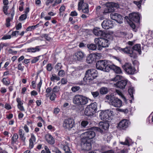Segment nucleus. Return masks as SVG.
I'll use <instances>...</instances> for the list:
<instances>
[{
    "label": "nucleus",
    "mask_w": 153,
    "mask_h": 153,
    "mask_svg": "<svg viewBox=\"0 0 153 153\" xmlns=\"http://www.w3.org/2000/svg\"><path fill=\"white\" fill-rule=\"evenodd\" d=\"M19 136L18 134L16 133H15L13 134V136L11 139V143L14 144L15 143L18 139Z\"/></svg>",
    "instance_id": "nucleus-33"
},
{
    "label": "nucleus",
    "mask_w": 153,
    "mask_h": 153,
    "mask_svg": "<svg viewBox=\"0 0 153 153\" xmlns=\"http://www.w3.org/2000/svg\"><path fill=\"white\" fill-rule=\"evenodd\" d=\"M8 8V7L7 6H4L3 7V11L6 15L7 14V10Z\"/></svg>",
    "instance_id": "nucleus-58"
},
{
    "label": "nucleus",
    "mask_w": 153,
    "mask_h": 153,
    "mask_svg": "<svg viewBox=\"0 0 153 153\" xmlns=\"http://www.w3.org/2000/svg\"><path fill=\"white\" fill-rule=\"evenodd\" d=\"M117 110L120 111H122L124 112L125 113H128V110L127 109H122L120 108H117Z\"/></svg>",
    "instance_id": "nucleus-53"
},
{
    "label": "nucleus",
    "mask_w": 153,
    "mask_h": 153,
    "mask_svg": "<svg viewBox=\"0 0 153 153\" xmlns=\"http://www.w3.org/2000/svg\"><path fill=\"white\" fill-rule=\"evenodd\" d=\"M116 92L117 93V94H118L119 95L121 96V97H122L125 100H126V98L125 97L123 96V94H122L121 92L120 91L118 90H116Z\"/></svg>",
    "instance_id": "nucleus-43"
},
{
    "label": "nucleus",
    "mask_w": 153,
    "mask_h": 153,
    "mask_svg": "<svg viewBox=\"0 0 153 153\" xmlns=\"http://www.w3.org/2000/svg\"><path fill=\"white\" fill-rule=\"evenodd\" d=\"M96 135L95 133L92 131H89L82 134V139H85L91 141V139H93Z\"/></svg>",
    "instance_id": "nucleus-9"
},
{
    "label": "nucleus",
    "mask_w": 153,
    "mask_h": 153,
    "mask_svg": "<svg viewBox=\"0 0 153 153\" xmlns=\"http://www.w3.org/2000/svg\"><path fill=\"white\" fill-rule=\"evenodd\" d=\"M88 102V98L81 95H76L73 99L74 104L79 105H84Z\"/></svg>",
    "instance_id": "nucleus-5"
},
{
    "label": "nucleus",
    "mask_w": 153,
    "mask_h": 153,
    "mask_svg": "<svg viewBox=\"0 0 153 153\" xmlns=\"http://www.w3.org/2000/svg\"><path fill=\"white\" fill-rule=\"evenodd\" d=\"M122 76L120 75H117L115 77L110 79L111 81L114 82H116L117 80L120 79H121Z\"/></svg>",
    "instance_id": "nucleus-36"
},
{
    "label": "nucleus",
    "mask_w": 153,
    "mask_h": 153,
    "mask_svg": "<svg viewBox=\"0 0 153 153\" xmlns=\"http://www.w3.org/2000/svg\"><path fill=\"white\" fill-rule=\"evenodd\" d=\"M90 108L93 110V113L94 114L99 111V110H98L97 108V106H91Z\"/></svg>",
    "instance_id": "nucleus-50"
},
{
    "label": "nucleus",
    "mask_w": 153,
    "mask_h": 153,
    "mask_svg": "<svg viewBox=\"0 0 153 153\" xmlns=\"http://www.w3.org/2000/svg\"><path fill=\"white\" fill-rule=\"evenodd\" d=\"M23 128L26 133H27L29 132V127L27 126V125L25 124L24 125L23 127Z\"/></svg>",
    "instance_id": "nucleus-52"
},
{
    "label": "nucleus",
    "mask_w": 153,
    "mask_h": 153,
    "mask_svg": "<svg viewBox=\"0 0 153 153\" xmlns=\"http://www.w3.org/2000/svg\"><path fill=\"white\" fill-rule=\"evenodd\" d=\"M91 141L81 138L80 146L82 149L87 151L91 149Z\"/></svg>",
    "instance_id": "nucleus-7"
},
{
    "label": "nucleus",
    "mask_w": 153,
    "mask_h": 153,
    "mask_svg": "<svg viewBox=\"0 0 153 153\" xmlns=\"http://www.w3.org/2000/svg\"><path fill=\"white\" fill-rule=\"evenodd\" d=\"M62 65L61 63H58L55 66V69L58 71L61 69Z\"/></svg>",
    "instance_id": "nucleus-49"
},
{
    "label": "nucleus",
    "mask_w": 153,
    "mask_h": 153,
    "mask_svg": "<svg viewBox=\"0 0 153 153\" xmlns=\"http://www.w3.org/2000/svg\"><path fill=\"white\" fill-rule=\"evenodd\" d=\"M128 93L130 97L132 99H134L133 94L134 92V90L133 87L130 88L128 90Z\"/></svg>",
    "instance_id": "nucleus-34"
},
{
    "label": "nucleus",
    "mask_w": 153,
    "mask_h": 153,
    "mask_svg": "<svg viewBox=\"0 0 153 153\" xmlns=\"http://www.w3.org/2000/svg\"><path fill=\"white\" fill-rule=\"evenodd\" d=\"M85 56L84 53L81 51H79L75 53L74 56V58L76 60L81 61Z\"/></svg>",
    "instance_id": "nucleus-17"
},
{
    "label": "nucleus",
    "mask_w": 153,
    "mask_h": 153,
    "mask_svg": "<svg viewBox=\"0 0 153 153\" xmlns=\"http://www.w3.org/2000/svg\"><path fill=\"white\" fill-rule=\"evenodd\" d=\"M39 48V46H37L35 47L34 48L31 47L27 48V52H30L31 53H35L37 51H39L40 49Z\"/></svg>",
    "instance_id": "nucleus-29"
},
{
    "label": "nucleus",
    "mask_w": 153,
    "mask_h": 153,
    "mask_svg": "<svg viewBox=\"0 0 153 153\" xmlns=\"http://www.w3.org/2000/svg\"><path fill=\"white\" fill-rule=\"evenodd\" d=\"M29 140L32 141L33 142H36V138L35 136L34 135L33 133L31 134L30 138Z\"/></svg>",
    "instance_id": "nucleus-44"
},
{
    "label": "nucleus",
    "mask_w": 153,
    "mask_h": 153,
    "mask_svg": "<svg viewBox=\"0 0 153 153\" xmlns=\"http://www.w3.org/2000/svg\"><path fill=\"white\" fill-rule=\"evenodd\" d=\"M53 152L55 153H62L61 152L57 147H54L52 150Z\"/></svg>",
    "instance_id": "nucleus-47"
},
{
    "label": "nucleus",
    "mask_w": 153,
    "mask_h": 153,
    "mask_svg": "<svg viewBox=\"0 0 153 153\" xmlns=\"http://www.w3.org/2000/svg\"><path fill=\"white\" fill-rule=\"evenodd\" d=\"M111 62L105 60H100L98 61L96 64L97 69L104 71L108 72L110 70Z\"/></svg>",
    "instance_id": "nucleus-3"
},
{
    "label": "nucleus",
    "mask_w": 153,
    "mask_h": 153,
    "mask_svg": "<svg viewBox=\"0 0 153 153\" xmlns=\"http://www.w3.org/2000/svg\"><path fill=\"white\" fill-rule=\"evenodd\" d=\"M65 74V72L63 70H61L59 71L58 74L59 76H62Z\"/></svg>",
    "instance_id": "nucleus-63"
},
{
    "label": "nucleus",
    "mask_w": 153,
    "mask_h": 153,
    "mask_svg": "<svg viewBox=\"0 0 153 153\" xmlns=\"http://www.w3.org/2000/svg\"><path fill=\"white\" fill-rule=\"evenodd\" d=\"M34 26H30L28 27L26 29L27 31H31L35 29Z\"/></svg>",
    "instance_id": "nucleus-59"
},
{
    "label": "nucleus",
    "mask_w": 153,
    "mask_h": 153,
    "mask_svg": "<svg viewBox=\"0 0 153 153\" xmlns=\"http://www.w3.org/2000/svg\"><path fill=\"white\" fill-rule=\"evenodd\" d=\"M102 28L108 30L112 27V23L109 20H104L101 24Z\"/></svg>",
    "instance_id": "nucleus-15"
},
{
    "label": "nucleus",
    "mask_w": 153,
    "mask_h": 153,
    "mask_svg": "<svg viewBox=\"0 0 153 153\" xmlns=\"http://www.w3.org/2000/svg\"><path fill=\"white\" fill-rule=\"evenodd\" d=\"M118 49L120 51H122L124 53L130 54V56L131 57H134L133 55V50L137 51L139 54H140L141 53V46L140 44L135 45L132 48L131 47H126L124 48H119Z\"/></svg>",
    "instance_id": "nucleus-2"
},
{
    "label": "nucleus",
    "mask_w": 153,
    "mask_h": 153,
    "mask_svg": "<svg viewBox=\"0 0 153 153\" xmlns=\"http://www.w3.org/2000/svg\"><path fill=\"white\" fill-rule=\"evenodd\" d=\"M51 80L52 81H54V80L58 81L60 80V78L59 77L57 76L56 75L53 74L51 78Z\"/></svg>",
    "instance_id": "nucleus-37"
},
{
    "label": "nucleus",
    "mask_w": 153,
    "mask_h": 153,
    "mask_svg": "<svg viewBox=\"0 0 153 153\" xmlns=\"http://www.w3.org/2000/svg\"><path fill=\"white\" fill-rule=\"evenodd\" d=\"M8 51L9 53L12 54L13 55H16L17 53L16 51H13V50L11 49H9Z\"/></svg>",
    "instance_id": "nucleus-62"
},
{
    "label": "nucleus",
    "mask_w": 153,
    "mask_h": 153,
    "mask_svg": "<svg viewBox=\"0 0 153 153\" xmlns=\"http://www.w3.org/2000/svg\"><path fill=\"white\" fill-rule=\"evenodd\" d=\"M27 15L26 14H23L21 15L19 18V19L21 21L24 20L25 19L27 18Z\"/></svg>",
    "instance_id": "nucleus-48"
},
{
    "label": "nucleus",
    "mask_w": 153,
    "mask_h": 153,
    "mask_svg": "<svg viewBox=\"0 0 153 153\" xmlns=\"http://www.w3.org/2000/svg\"><path fill=\"white\" fill-rule=\"evenodd\" d=\"M110 69L113 70L117 74H120L122 73L121 68L111 63L110 66Z\"/></svg>",
    "instance_id": "nucleus-19"
},
{
    "label": "nucleus",
    "mask_w": 153,
    "mask_h": 153,
    "mask_svg": "<svg viewBox=\"0 0 153 153\" xmlns=\"http://www.w3.org/2000/svg\"><path fill=\"white\" fill-rule=\"evenodd\" d=\"M10 19L9 18H7L6 20V25L7 27H8L10 26Z\"/></svg>",
    "instance_id": "nucleus-56"
},
{
    "label": "nucleus",
    "mask_w": 153,
    "mask_h": 153,
    "mask_svg": "<svg viewBox=\"0 0 153 153\" xmlns=\"http://www.w3.org/2000/svg\"><path fill=\"white\" fill-rule=\"evenodd\" d=\"M93 32L95 35L98 36H103L104 34V33L101 30L96 28L94 29Z\"/></svg>",
    "instance_id": "nucleus-25"
},
{
    "label": "nucleus",
    "mask_w": 153,
    "mask_h": 153,
    "mask_svg": "<svg viewBox=\"0 0 153 153\" xmlns=\"http://www.w3.org/2000/svg\"><path fill=\"white\" fill-rule=\"evenodd\" d=\"M108 89L106 88L103 87L100 89V92L102 94H106L108 93Z\"/></svg>",
    "instance_id": "nucleus-35"
},
{
    "label": "nucleus",
    "mask_w": 153,
    "mask_h": 153,
    "mask_svg": "<svg viewBox=\"0 0 153 153\" xmlns=\"http://www.w3.org/2000/svg\"><path fill=\"white\" fill-rule=\"evenodd\" d=\"M59 87L56 86L54 87L52 89V92L53 93L56 92H58L59 91Z\"/></svg>",
    "instance_id": "nucleus-45"
},
{
    "label": "nucleus",
    "mask_w": 153,
    "mask_h": 153,
    "mask_svg": "<svg viewBox=\"0 0 153 153\" xmlns=\"http://www.w3.org/2000/svg\"><path fill=\"white\" fill-rule=\"evenodd\" d=\"M117 4L113 2H110L107 3L105 4L106 7H108V8L111 9V11L113 12L114 11L115 9L114 7H116V5Z\"/></svg>",
    "instance_id": "nucleus-23"
},
{
    "label": "nucleus",
    "mask_w": 153,
    "mask_h": 153,
    "mask_svg": "<svg viewBox=\"0 0 153 153\" xmlns=\"http://www.w3.org/2000/svg\"><path fill=\"white\" fill-rule=\"evenodd\" d=\"M39 60V57H35L31 61L32 63H34L38 61Z\"/></svg>",
    "instance_id": "nucleus-61"
},
{
    "label": "nucleus",
    "mask_w": 153,
    "mask_h": 153,
    "mask_svg": "<svg viewBox=\"0 0 153 153\" xmlns=\"http://www.w3.org/2000/svg\"><path fill=\"white\" fill-rule=\"evenodd\" d=\"M98 75V72L95 69H91L87 70L83 78V80L86 83H89L96 78Z\"/></svg>",
    "instance_id": "nucleus-1"
},
{
    "label": "nucleus",
    "mask_w": 153,
    "mask_h": 153,
    "mask_svg": "<svg viewBox=\"0 0 153 153\" xmlns=\"http://www.w3.org/2000/svg\"><path fill=\"white\" fill-rule=\"evenodd\" d=\"M21 140L23 142V144L25 145V140L26 139L25 136V133L24 131L22 129H19L18 131Z\"/></svg>",
    "instance_id": "nucleus-20"
},
{
    "label": "nucleus",
    "mask_w": 153,
    "mask_h": 153,
    "mask_svg": "<svg viewBox=\"0 0 153 153\" xmlns=\"http://www.w3.org/2000/svg\"><path fill=\"white\" fill-rule=\"evenodd\" d=\"M47 70L48 71H51L52 69V67L51 64H48L46 66Z\"/></svg>",
    "instance_id": "nucleus-64"
},
{
    "label": "nucleus",
    "mask_w": 153,
    "mask_h": 153,
    "mask_svg": "<svg viewBox=\"0 0 153 153\" xmlns=\"http://www.w3.org/2000/svg\"><path fill=\"white\" fill-rule=\"evenodd\" d=\"M50 99L51 100H54L56 97V94L53 93V92H52L50 93Z\"/></svg>",
    "instance_id": "nucleus-41"
},
{
    "label": "nucleus",
    "mask_w": 153,
    "mask_h": 153,
    "mask_svg": "<svg viewBox=\"0 0 153 153\" xmlns=\"http://www.w3.org/2000/svg\"><path fill=\"white\" fill-rule=\"evenodd\" d=\"M100 54L99 53H98L97 54H95L94 55H90L86 59V61L87 63L89 64L92 63L93 61L94 60V56H98V55H100Z\"/></svg>",
    "instance_id": "nucleus-26"
},
{
    "label": "nucleus",
    "mask_w": 153,
    "mask_h": 153,
    "mask_svg": "<svg viewBox=\"0 0 153 153\" xmlns=\"http://www.w3.org/2000/svg\"><path fill=\"white\" fill-rule=\"evenodd\" d=\"M112 111L109 110L101 112L100 114L99 117L102 120L109 121L112 119Z\"/></svg>",
    "instance_id": "nucleus-6"
},
{
    "label": "nucleus",
    "mask_w": 153,
    "mask_h": 153,
    "mask_svg": "<svg viewBox=\"0 0 153 153\" xmlns=\"http://www.w3.org/2000/svg\"><path fill=\"white\" fill-rule=\"evenodd\" d=\"M2 81L4 84L6 85H8L10 83V81L7 80L5 78H3L2 79Z\"/></svg>",
    "instance_id": "nucleus-54"
},
{
    "label": "nucleus",
    "mask_w": 153,
    "mask_h": 153,
    "mask_svg": "<svg viewBox=\"0 0 153 153\" xmlns=\"http://www.w3.org/2000/svg\"><path fill=\"white\" fill-rule=\"evenodd\" d=\"M122 68L125 72L128 74H133L135 71V68L132 66L131 64L129 63H126L122 66Z\"/></svg>",
    "instance_id": "nucleus-8"
},
{
    "label": "nucleus",
    "mask_w": 153,
    "mask_h": 153,
    "mask_svg": "<svg viewBox=\"0 0 153 153\" xmlns=\"http://www.w3.org/2000/svg\"><path fill=\"white\" fill-rule=\"evenodd\" d=\"M130 124V122L127 119H123L118 124V127L121 130H126Z\"/></svg>",
    "instance_id": "nucleus-12"
},
{
    "label": "nucleus",
    "mask_w": 153,
    "mask_h": 153,
    "mask_svg": "<svg viewBox=\"0 0 153 153\" xmlns=\"http://www.w3.org/2000/svg\"><path fill=\"white\" fill-rule=\"evenodd\" d=\"M65 10V7L64 5L62 6L59 9V14L60 15H63L61 13L64 12Z\"/></svg>",
    "instance_id": "nucleus-46"
},
{
    "label": "nucleus",
    "mask_w": 153,
    "mask_h": 153,
    "mask_svg": "<svg viewBox=\"0 0 153 153\" xmlns=\"http://www.w3.org/2000/svg\"><path fill=\"white\" fill-rule=\"evenodd\" d=\"M77 15L78 13L75 11H72L70 14V15L72 16H76Z\"/></svg>",
    "instance_id": "nucleus-60"
},
{
    "label": "nucleus",
    "mask_w": 153,
    "mask_h": 153,
    "mask_svg": "<svg viewBox=\"0 0 153 153\" xmlns=\"http://www.w3.org/2000/svg\"><path fill=\"white\" fill-rule=\"evenodd\" d=\"M127 83V81L126 80H122L117 82L114 84L115 86L121 89H124Z\"/></svg>",
    "instance_id": "nucleus-16"
},
{
    "label": "nucleus",
    "mask_w": 153,
    "mask_h": 153,
    "mask_svg": "<svg viewBox=\"0 0 153 153\" xmlns=\"http://www.w3.org/2000/svg\"><path fill=\"white\" fill-rule=\"evenodd\" d=\"M45 139L47 143L51 145H53L55 143V139L52 136L48 134L45 135Z\"/></svg>",
    "instance_id": "nucleus-18"
},
{
    "label": "nucleus",
    "mask_w": 153,
    "mask_h": 153,
    "mask_svg": "<svg viewBox=\"0 0 153 153\" xmlns=\"http://www.w3.org/2000/svg\"><path fill=\"white\" fill-rule=\"evenodd\" d=\"M91 93L94 97H97L99 95V93L97 91L92 92Z\"/></svg>",
    "instance_id": "nucleus-55"
},
{
    "label": "nucleus",
    "mask_w": 153,
    "mask_h": 153,
    "mask_svg": "<svg viewBox=\"0 0 153 153\" xmlns=\"http://www.w3.org/2000/svg\"><path fill=\"white\" fill-rule=\"evenodd\" d=\"M82 12L85 13H88L89 12L88 5L86 3H83L82 6Z\"/></svg>",
    "instance_id": "nucleus-27"
},
{
    "label": "nucleus",
    "mask_w": 153,
    "mask_h": 153,
    "mask_svg": "<svg viewBox=\"0 0 153 153\" xmlns=\"http://www.w3.org/2000/svg\"><path fill=\"white\" fill-rule=\"evenodd\" d=\"M122 105V102L121 100L117 98H115L111 105Z\"/></svg>",
    "instance_id": "nucleus-30"
},
{
    "label": "nucleus",
    "mask_w": 153,
    "mask_h": 153,
    "mask_svg": "<svg viewBox=\"0 0 153 153\" xmlns=\"http://www.w3.org/2000/svg\"><path fill=\"white\" fill-rule=\"evenodd\" d=\"M91 106H87L85 108L84 111L85 114L87 116H92L94 114L93 110L90 107Z\"/></svg>",
    "instance_id": "nucleus-21"
},
{
    "label": "nucleus",
    "mask_w": 153,
    "mask_h": 153,
    "mask_svg": "<svg viewBox=\"0 0 153 153\" xmlns=\"http://www.w3.org/2000/svg\"><path fill=\"white\" fill-rule=\"evenodd\" d=\"M128 19L131 22H138L140 19V15L139 14L136 13L130 14Z\"/></svg>",
    "instance_id": "nucleus-14"
},
{
    "label": "nucleus",
    "mask_w": 153,
    "mask_h": 153,
    "mask_svg": "<svg viewBox=\"0 0 153 153\" xmlns=\"http://www.w3.org/2000/svg\"><path fill=\"white\" fill-rule=\"evenodd\" d=\"M142 0H140L138 1H134V3L136 4L139 9H140L141 7V3L142 2Z\"/></svg>",
    "instance_id": "nucleus-40"
},
{
    "label": "nucleus",
    "mask_w": 153,
    "mask_h": 153,
    "mask_svg": "<svg viewBox=\"0 0 153 153\" xmlns=\"http://www.w3.org/2000/svg\"><path fill=\"white\" fill-rule=\"evenodd\" d=\"M24 66L21 63H19L18 65V69L19 70L22 71L24 70Z\"/></svg>",
    "instance_id": "nucleus-51"
},
{
    "label": "nucleus",
    "mask_w": 153,
    "mask_h": 153,
    "mask_svg": "<svg viewBox=\"0 0 153 153\" xmlns=\"http://www.w3.org/2000/svg\"><path fill=\"white\" fill-rule=\"evenodd\" d=\"M29 147L30 149H32L34 147V143L35 142H33L32 141H31L30 140H29Z\"/></svg>",
    "instance_id": "nucleus-57"
},
{
    "label": "nucleus",
    "mask_w": 153,
    "mask_h": 153,
    "mask_svg": "<svg viewBox=\"0 0 153 153\" xmlns=\"http://www.w3.org/2000/svg\"><path fill=\"white\" fill-rule=\"evenodd\" d=\"M74 126V120L71 119H68L65 120L63 124V127L65 128L68 129L72 128Z\"/></svg>",
    "instance_id": "nucleus-11"
},
{
    "label": "nucleus",
    "mask_w": 153,
    "mask_h": 153,
    "mask_svg": "<svg viewBox=\"0 0 153 153\" xmlns=\"http://www.w3.org/2000/svg\"><path fill=\"white\" fill-rule=\"evenodd\" d=\"M105 97L106 99L108 100V102H109L110 105H112L115 98L114 95L111 94L106 95Z\"/></svg>",
    "instance_id": "nucleus-24"
},
{
    "label": "nucleus",
    "mask_w": 153,
    "mask_h": 153,
    "mask_svg": "<svg viewBox=\"0 0 153 153\" xmlns=\"http://www.w3.org/2000/svg\"><path fill=\"white\" fill-rule=\"evenodd\" d=\"M104 140L109 142L112 139V136L110 133L106 132L102 134Z\"/></svg>",
    "instance_id": "nucleus-22"
},
{
    "label": "nucleus",
    "mask_w": 153,
    "mask_h": 153,
    "mask_svg": "<svg viewBox=\"0 0 153 153\" xmlns=\"http://www.w3.org/2000/svg\"><path fill=\"white\" fill-rule=\"evenodd\" d=\"M99 128L94 127H92V129L94 130L100 132L101 134L104 132L101 128L104 129V130H106L108 128L109 126V125L107 122H100L99 123Z\"/></svg>",
    "instance_id": "nucleus-10"
},
{
    "label": "nucleus",
    "mask_w": 153,
    "mask_h": 153,
    "mask_svg": "<svg viewBox=\"0 0 153 153\" xmlns=\"http://www.w3.org/2000/svg\"><path fill=\"white\" fill-rule=\"evenodd\" d=\"M97 45L96 44H91L87 45L88 48L89 49L92 50H96L97 48Z\"/></svg>",
    "instance_id": "nucleus-31"
},
{
    "label": "nucleus",
    "mask_w": 153,
    "mask_h": 153,
    "mask_svg": "<svg viewBox=\"0 0 153 153\" xmlns=\"http://www.w3.org/2000/svg\"><path fill=\"white\" fill-rule=\"evenodd\" d=\"M94 42L98 46V50H100L103 48L108 47L109 45L108 40L102 38H96L94 39Z\"/></svg>",
    "instance_id": "nucleus-4"
},
{
    "label": "nucleus",
    "mask_w": 153,
    "mask_h": 153,
    "mask_svg": "<svg viewBox=\"0 0 153 153\" xmlns=\"http://www.w3.org/2000/svg\"><path fill=\"white\" fill-rule=\"evenodd\" d=\"M131 142V139L128 137H127L126 138L125 142H120V144L126 145L128 146H130V144Z\"/></svg>",
    "instance_id": "nucleus-28"
},
{
    "label": "nucleus",
    "mask_w": 153,
    "mask_h": 153,
    "mask_svg": "<svg viewBox=\"0 0 153 153\" xmlns=\"http://www.w3.org/2000/svg\"><path fill=\"white\" fill-rule=\"evenodd\" d=\"M80 89V87L79 86H74L71 88V90L73 92H75L79 91Z\"/></svg>",
    "instance_id": "nucleus-39"
},
{
    "label": "nucleus",
    "mask_w": 153,
    "mask_h": 153,
    "mask_svg": "<svg viewBox=\"0 0 153 153\" xmlns=\"http://www.w3.org/2000/svg\"><path fill=\"white\" fill-rule=\"evenodd\" d=\"M110 17L111 19L115 20L120 24L123 22V18L120 14L112 13L110 14Z\"/></svg>",
    "instance_id": "nucleus-13"
},
{
    "label": "nucleus",
    "mask_w": 153,
    "mask_h": 153,
    "mask_svg": "<svg viewBox=\"0 0 153 153\" xmlns=\"http://www.w3.org/2000/svg\"><path fill=\"white\" fill-rule=\"evenodd\" d=\"M111 8L110 9L109 8H108V7H106L105 8L104 11L103 12V14L104 15H105L106 13H109L111 12Z\"/></svg>",
    "instance_id": "nucleus-38"
},
{
    "label": "nucleus",
    "mask_w": 153,
    "mask_h": 153,
    "mask_svg": "<svg viewBox=\"0 0 153 153\" xmlns=\"http://www.w3.org/2000/svg\"><path fill=\"white\" fill-rule=\"evenodd\" d=\"M88 124V122L85 120L82 121L81 123V126L82 127L85 128V127Z\"/></svg>",
    "instance_id": "nucleus-42"
},
{
    "label": "nucleus",
    "mask_w": 153,
    "mask_h": 153,
    "mask_svg": "<svg viewBox=\"0 0 153 153\" xmlns=\"http://www.w3.org/2000/svg\"><path fill=\"white\" fill-rule=\"evenodd\" d=\"M63 149L65 152H69L70 151L69 144L68 143L65 142V144L63 145Z\"/></svg>",
    "instance_id": "nucleus-32"
}]
</instances>
